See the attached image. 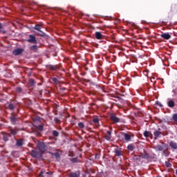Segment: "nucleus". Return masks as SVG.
<instances>
[{
  "instance_id": "b1692460",
  "label": "nucleus",
  "mask_w": 177,
  "mask_h": 177,
  "mask_svg": "<svg viewBox=\"0 0 177 177\" xmlns=\"http://www.w3.org/2000/svg\"><path fill=\"white\" fill-rule=\"evenodd\" d=\"M141 157L142 158H150V155L147 152H145L144 153H141Z\"/></svg>"
},
{
  "instance_id": "c756f323",
  "label": "nucleus",
  "mask_w": 177,
  "mask_h": 177,
  "mask_svg": "<svg viewBox=\"0 0 177 177\" xmlns=\"http://www.w3.org/2000/svg\"><path fill=\"white\" fill-rule=\"evenodd\" d=\"M70 161H71V162H73V164H75V163L78 162V158H71Z\"/></svg>"
},
{
  "instance_id": "49530a36",
  "label": "nucleus",
  "mask_w": 177,
  "mask_h": 177,
  "mask_svg": "<svg viewBox=\"0 0 177 177\" xmlns=\"http://www.w3.org/2000/svg\"><path fill=\"white\" fill-rule=\"evenodd\" d=\"M3 34H5V31H3Z\"/></svg>"
},
{
  "instance_id": "a878e982",
  "label": "nucleus",
  "mask_w": 177,
  "mask_h": 177,
  "mask_svg": "<svg viewBox=\"0 0 177 177\" xmlns=\"http://www.w3.org/2000/svg\"><path fill=\"white\" fill-rule=\"evenodd\" d=\"M10 134L9 133H6V134H4L3 136V139L4 140V142H8V140H9V137H10Z\"/></svg>"
},
{
  "instance_id": "2f4dec72",
  "label": "nucleus",
  "mask_w": 177,
  "mask_h": 177,
  "mask_svg": "<svg viewBox=\"0 0 177 177\" xmlns=\"http://www.w3.org/2000/svg\"><path fill=\"white\" fill-rule=\"evenodd\" d=\"M78 127L81 129H84V128H85V124H84V123L82 122H80L78 123Z\"/></svg>"
},
{
  "instance_id": "4468645a",
  "label": "nucleus",
  "mask_w": 177,
  "mask_h": 177,
  "mask_svg": "<svg viewBox=\"0 0 177 177\" xmlns=\"http://www.w3.org/2000/svg\"><path fill=\"white\" fill-rule=\"evenodd\" d=\"M22 52H24L23 48H17L13 50L12 53L15 56H19V55H21Z\"/></svg>"
},
{
  "instance_id": "c85d7f7f",
  "label": "nucleus",
  "mask_w": 177,
  "mask_h": 177,
  "mask_svg": "<svg viewBox=\"0 0 177 177\" xmlns=\"http://www.w3.org/2000/svg\"><path fill=\"white\" fill-rule=\"evenodd\" d=\"M29 85L30 86H34V85H35V80H34L33 79H30L29 80Z\"/></svg>"
},
{
  "instance_id": "ea45409f",
  "label": "nucleus",
  "mask_w": 177,
  "mask_h": 177,
  "mask_svg": "<svg viewBox=\"0 0 177 177\" xmlns=\"http://www.w3.org/2000/svg\"><path fill=\"white\" fill-rule=\"evenodd\" d=\"M16 91L18 93H21V91H23V89L21 88V87H17Z\"/></svg>"
},
{
  "instance_id": "412c9836",
  "label": "nucleus",
  "mask_w": 177,
  "mask_h": 177,
  "mask_svg": "<svg viewBox=\"0 0 177 177\" xmlns=\"http://www.w3.org/2000/svg\"><path fill=\"white\" fill-rule=\"evenodd\" d=\"M114 153H115V156H117L118 157H120V156H122V152L121 151V150H120L118 149H115Z\"/></svg>"
},
{
  "instance_id": "6e6552de",
  "label": "nucleus",
  "mask_w": 177,
  "mask_h": 177,
  "mask_svg": "<svg viewBox=\"0 0 177 177\" xmlns=\"http://www.w3.org/2000/svg\"><path fill=\"white\" fill-rule=\"evenodd\" d=\"M120 135L122 136H123L124 140H126V142H131L132 137L131 136V135L125 133V132H121Z\"/></svg>"
},
{
  "instance_id": "5701e85b",
  "label": "nucleus",
  "mask_w": 177,
  "mask_h": 177,
  "mask_svg": "<svg viewBox=\"0 0 177 177\" xmlns=\"http://www.w3.org/2000/svg\"><path fill=\"white\" fill-rule=\"evenodd\" d=\"M30 50L32 52H37L38 50V46L37 45H33L30 47Z\"/></svg>"
},
{
  "instance_id": "6ab92c4d",
  "label": "nucleus",
  "mask_w": 177,
  "mask_h": 177,
  "mask_svg": "<svg viewBox=\"0 0 177 177\" xmlns=\"http://www.w3.org/2000/svg\"><path fill=\"white\" fill-rule=\"evenodd\" d=\"M167 105L170 109H174V106H175V102L172 100H170L167 102Z\"/></svg>"
},
{
  "instance_id": "9b49d317",
  "label": "nucleus",
  "mask_w": 177,
  "mask_h": 177,
  "mask_svg": "<svg viewBox=\"0 0 177 177\" xmlns=\"http://www.w3.org/2000/svg\"><path fill=\"white\" fill-rule=\"evenodd\" d=\"M19 131V129H17V127H15V128H12V127H10L9 129H8V132L10 133H8V134H10V135H13V136H15V135H17V131Z\"/></svg>"
},
{
  "instance_id": "de8ad7c7",
  "label": "nucleus",
  "mask_w": 177,
  "mask_h": 177,
  "mask_svg": "<svg viewBox=\"0 0 177 177\" xmlns=\"http://www.w3.org/2000/svg\"><path fill=\"white\" fill-rule=\"evenodd\" d=\"M176 175H177V169H176Z\"/></svg>"
},
{
  "instance_id": "58836bf2",
  "label": "nucleus",
  "mask_w": 177,
  "mask_h": 177,
  "mask_svg": "<svg viewBox=\"0 0 177 177\" xmlns=\"http://www.w3.org/2000/svg\"><path fill=\"white\" fill-rule=\"evenodd\" d=\"M54 156L56 158H60V153H59V152L54 153Z\"/></svg>"
},
{
  "instance_id": "393cba45",
  "label": "nucleus",
  "mask_w": 177,
  "mask_h": 177,
  "mask_svg": "<svg viewBox=\"0 0 177 177\" xmlns=\"http://www.w3.org/2000/svg\"><path fill=\"white\" fill-rule=\"evenodd\" d=\"M70 177H80V172H72L69 175Z\"/></svg>"
},
{
  "instance_id": "bb28decb",
  "label": "nucleus",
  "mask_w": 177,
  "mask_h": 177,
  "mask_svg": "<svg viewBox=\"0 0 177 177\" xmlns=\"http://www.w3.org/2000/svg\"><path fill=\"white\" fill-rule=\"evenodd\" d=\"M127 149L130 151H133V150H135V147L132 145L130 144L127 146Z\"/></svg>"
},
{
  "instance_id": "f8f14e48",
  "label": "nucleus",
  "mask_w": 177,
  "mask_h": 177,
  "mask_svg": "<svg viewBox=\"0 0 177 177\" xmlns=\"http://www.w3.org/2000/svg\"><path fill=\"white\" fill-rule=\"evenodd\" d=\"M31 156H33L35 158H41V157H42V153H41L40 151H31Z\"/></svg>"
},
{
  "instance_id": "473e14b6",
  "label": "nucleus",
  "mask_w": 177,
  "mask_h": 177,
  "mask_svg": "<svg viewBox=\"0 0 177 177\" xmlns=\"http://www.w3.org/2000/svg\"><path fill=\"white\" fill-rule=\"evenodd\" d=\"M172 120L174 122H177V113H174L172 116Z\"/></svg>"
},
{
  "instance_id": "4c0bfd02",
  "label": "nucleus",
  "mask_w": 177,
  "mask_h": 177,
  "mask_svg": "<svg viewBox=\"0 0 177 177\" xmlns=\"http://www.w3.org/2000/svg\"><path fill=\"white\" fill-rule=\"evenodd\" d=\"M163 154H164L166 157H168V156H169V152H168V151H167V150H164V151H163Z\"/></svg>"
},
{
  "instance_id": "2eb2a0df",
  "label": "nucleus",
  "mask_w": 177,
  "mask_h": 177,
  "mask_svg": "<svg viewBox=\"0 0 177 177\" xmlns=\"http://www.w3.org/2000/svg\"><path fill=\"white\" fill-rule=\"evenodd\" d=\"M104 37V36L100 32L97 31L95 33V37L96 39H103Z\"/></svg>"
},
{
  "instance_id": "f704fd0d",
  "label": "nucleus",
  "mask_w": 177,
  "mask_h": 177,
  "mask_svg": "<svg viewBox=\"0 0 177 177\" xmlns=\"http://www.w3.org/2000/svg\"><path fill=\"white\" fill-rule=\"evenodd\" d=\"M52 81H53V82H54V84H59V80H57V78H56V77H53L52 78Z\"/></svg>"
},
{
  "instance_id": "39448f33",
  "label": "nucleus",
  "mask_w": 177,
  "mask_h": 177,
  "mask_svg": "<svg viewBox=\"0 0 177 177\" xmlns=\"http://www.w3.org/2000/svg\"><path fill=\"white\" fill-rule=\"evenodd\" d=\"M48 70H50L51 71H57V70H60V66L59 65H52L48 64L46 66Z\"/></svg>"
},
{
  "instance_id": "9d476101",
  "label": "nucleus",
  "mask_w": 177,
  "mask_h": 177,
  "mask_svg": "<svg viewBox=\"0 0 177 177\" xmlns=\"http://www.w3.org/2000/svg\"><path fill=\"white\" fill-rule=\"evenodd\" d=\"M33 132H37V133H41V131H44V127L42 125L35 126L33 129Z\"/></svg>"
},
{
  "instance_id": "a211bd4d",
  "label": "nucleus",
  "mask_w": 177,
  "mask_h": 177,
  "mask_svg": "<svg viewBox=\"0 0 177 177\" xmlns=\"http://www.w3.org/2000/svg\"><path fill=\"white\" fill-rule=\"evenodd\" d=\"M16 146H17V147H21V146L24 145V141L23 139L16 140Z\"/></svg>"
},
{
  "instance_id": "37998d69",
  "label": "nucleus",
  "mask_w": 177,
  "mask_h": 177,
  "mask_svg": "<svg viewBox=\"0 0 177 177\" xmlns=\"http://www.w3.org/2000/svg\"><path fill=\"white\" fill-rule=\"evenodd\" d=\"M2 28H3V26L1 23H0V30H2Z\"/></svg>"
},
{
  "instance_id": "7ed1b4c3",
  "label": "nucleus",
  "mask_w": 177,
  "mask_h": 177,
  "mask_svg": "<svg viewBox=\"0 0 177 177\" xmlns=\"http://www.w3.org/2000/svg\"><path fill=\"white\" fill-rule=\"evenodd\" d=\"M37 149H39V151L43 154V153H45L46 151V145H45V142H39L37 145Z\"/></svg>"
},
{
  "instance_id": "cd10ccee",
  "label": "nucleus",
  "mask_w": 177,
  "mask_h": 177,
  "mask_svg": "<svg viewBox=\"0 0 177 177\" xmlns=\"http://www.w3.org/2000/svg\"><path fill=\"white\" fill-rule=\"evenodd\" d=\"M34 28L35 30H37V31H39L41 32V28H42V26L39 24H36Z\"/></svg>"
},
{
  "instance_id": "a18cd8bd",
  "label": "nucleus",
  "mask_w": 177,
  "mask_h": 177,
  "mask_svg": "<svg viewBox=\"0 0 177 177\" xmlns=\"http://www.w3.org/2000/svg\"><path fill=\"white\" fill-rule=\"evenodd\" d=\"M69 157H73V154H71V153H69Z\"/></svg>"
},
{
  "instance_id": "0eeeda50",
  "label": "nucleus",
  "mask_w": 177,
  "mask_h": 177,
  "mask_svg": "<svg viewBox=\"0 0 177 177\" xmlns=\"http://www.w3.org/2000/svg\"><path fill=\"white\" fill-rule=\"evenodd\" d=\"M29 44H37V37L32 35H29L28 39L26 40Z\"/></svg>"
},
{
  "instance_id": "72a5a7b5",
  "label": "nucleus",
  "mask_w": 177,
  "mask_h": 177,
  "mask_svg": "<svg viewBox=\"0 0 177 177\" xmlns=\"http://www.w3.org/2000/svg\"><path fill=\"white\" fill-rule=\"evenodd\" d=\"M54 122L55 124H60L61 121H60V118H54Z\"/></svg>"
},
{
  "instance_id": "f3484780",
  "label": "nucleus",
  "mask_w": 177,
  "mask_h": 177,
  "mask_svg": "<svg viewBox=\"0 0 177 177\" xmlns=\"http://www.w3.org/2000/svg\"><path fill=\"white\" fill-rule=\"evenodd\" d=\"M169 146L174 150H177V143L174 141H170L169 143Z\"/></svg>"
},
{
  "instance_id": "a19ab883",
  "label": "nucleus",
  "mask_w": 177,
  "mask_h": 177,
  "mask_svg": "<svg viewBox=\"0 0 177 177\" xmlns=\"http://www.w3.org/2000/svg\"><path fill=\"white\" fill-rule=\"evenodd\" d=\"M156 104H157V106H159V107H162V104H161V102L158 101L156 102Z\"/></svg>"
},
{
  "instance_id": "7c9ffc66",
  "label": "nucleus",
  "mask_w": 177,
  "mask_h": 177,
  "mask_svg": "<svg viewBox=\"0 0 177 177\" xmlns=\"http://www.w3.org/2000/svg\"><path fill=\"white\" fill-rule=\"evenodd\" d=\"M165 166L167 167V168H171V167H172V164H171V162H169V160H167L165 162Z\"/></svg>"
},
{
  "instance_id": "20e7f679",
  "label": "nucleus",
  "mask_w": 177,
  "mask_h": 177,
  "mask_svg": "<svg viewBox=\"0 0 177 177\" xmlns=\"http://www.w3.org/2000/svg\"><path fill=\"white\" fill-rule=\"evenodd\" d=\"M161 145H158L156 147H153V149L156 151H162V150H164V149H165V147H167V146H168V145H167L166 143L164 142H161Z\"/></svg>"
},
{
  "instance_id": "79ce46f5",
  "label": "nucleus",
  "mask_w": 177,
  "mask_h": 177,
  "mask_svg": "<svg viewBox=\"0 0 177 177\" xmlns=\"http://www.w3.org/2000/svg\"><path fill=\"white\" fill-rule=\"evenodd\" d=\"M95 158H97V159L100 158V154L96 153V154H95Z\"/></svg>"
},
{
  "instance_id": "e433bc0d",
  "label": "nucleus",
  "mask_w": 177,
  "mask_h": 177,
  "mask_svg": "<svg viewBox=\"0 0 177 177\" xmlns=\"http://www.w3.org/2000/svg\"><path fill=\"white\" fill-rule=\"evenodd\" d=\"M93 122H94V124H99V119L97 118H94L93 119Z\"/></svg>"
},
{
  "instance_id": "c03bdc74",
  "label": "nucleus",
  "mask_w": 177,
  "mask_h": 177,
  "mask_svg": "<svg viewBox=\"0 0 177 177\" xmlns=\"http://www.w3.org/2000/svg\"><path fill=\"white\" fill-rule=\"evenodd\" d=\"M49 154H50L51 156H55V153L53 152H49Z\"/></svg>"
},
{
  "instance_id": "dca6fc26",
  "label": "nucleus",
  "mask_w": 177,
  "mask_h": 177,
  "mask_svg": "<svg viewBox=\"0 0 177 177\" xmlns=\"http://www.w3.org/2000/svg\"><path fill=\"white\" fill-rule=\"evenodd\" d=\"M162 133L158 130H156L154 132H153V135H154V140H157V139H158L159 136L160 135H162Z\"/></svg>"
},
{
  "instance_id": "c9c22d12",
  "label": "nucleus",
  "mask_w": 177,
  "mask_h": 177,
  "mask_svg": "<svg viewBox=\"0 0 177 177\" xmlns=\"http://www.w3.org/2000/svg\"><path fill=\"white\" fill-rule=\"evenodd\" d=\"M53 136L57 137V136H59V133L57 131L54 130V131H53Z\"/></svg>"
},
{
  "instance_id": "4be33fe9",
  "label": "nucleus",
  "mask_w": 177,
  "mask_h": 177,
  "mask_svg": "<svg viewBox=\"0 0 177 177\" xmlns=\"http://www.w3.org/2000/svg\"><path fill=\"white\" fill-rule=\"evenodd\" d=\"M143 135L145 138H149V136H151V138H153V134H151V133H150V131H145Z\"/></svg>"
},
{
  "instance_id": "f03ea898",
  "label": "nucleus",
  "mask_w": 177,
  "mask_h": 177,
  "mask_svg": "<svg viewBox=\"0 0 177 177\" xmlns=\"http://www.w3.org/2000/svg\"><path fill=\"white\" fill-rule=\"evenodd\" d=\"M110 120L113 122V124H118V122H120L121 120L117 117V115L115 113H111L110 114Z\"/></svg>"
},
{
  "instance_id": "f257e3e1",
  "label": "nucleus",
  "mask_w": 177,
  "mask_h": 177,
  "mask_svg": "<svg viewBox=\"0 0 177 177\" xmlns=\"http://www.w3.org/2000/svg\"><path fill=\"white\" fill-rule=\"evenodd\" d=\"M10 121L12 125H16L19 121V116L12 113L10 116Z\"/></svg>"
},
{
  "instance_id": "aec40b11",
  "label": "nucleus",
  "mask_w": 177,
  "mask_h": 177,
  "mask_svg": "<svg viewBox=\"0 0 177 177\" xmlns=\"http://www.w3.org/2000/svg\"><path fill=\"white\" fill-rule=\"evenodd\" d=\"M105 139L106 140H110L111 139V131H106V134L105 135Z\"/></svg>"
},
{
  "instance_id": "1a4fd4ad",
  "label": "nucleus",
  "mask_w": 177,
  "mask_h": 177,
  "mask_svg": "<svg viewBox=\"0 0 177 177\" xmlns=\"http://www.w3.org/2000/svg\"><path fill=\"white\" fill-rule=\"evenodd\" d=\"M39 176H41V177H50V176H52V172L41 170L39 173Z\"/></svg>"
},
{
  "instance_id": "423d86ee",
  "label": "nucleus",
  "mask_w": 177,
  "mask_h": 177,
  "mask_svg": "<svg viewBox=\"0 0 177 177\" xmlns=\"http://www.w3.org/2000/svg\"><path fill=\"white\" fill-rule=\"evenodd\" d=\"M5 109H6V110L13 111L15 109H16V104L13 102H7L5 104Z\"/></svg>"
},
{
  "instance_id": "ddd939ff",
  "label": "nucleus",
  "mask_w": 177,
  "mask_h": 177,
  "mask_svg": "<svg viewBox=\"0 0 177 177\" xmlns=\"http://www.w3.org/2000/svg\"><path fill=\"white\" fill-rule=\"evenodd\" d=\"M161 38H163V39H171V33L169 32H165V33H162L160 35Z\"/></svg>"
}]
</instances>
